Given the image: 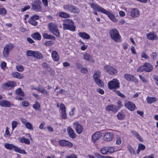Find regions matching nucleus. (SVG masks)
Returning a JSON list of instances; mask_svg holds the SVG:
<instances>
[{
  "label": "nucleus",
  "mask_w": 158,
  "mask_h": 158,
  "mask_svg": "<svg viewBox=\"0 0 158 158\" xmlns=\"http://www.w3.org/2000/svg\"><path fill=\"white\" fill-rule=\"evenodd\" d=\"M6 13V10L5 9L3 8H0V14L2 15H4Z\"/></svg>",
  "instance_id": "59"
},
{
  "label": "nucleus",
  "mask_w": 158,
  "mask_h": 158,
  "mask_svg": "<svg viewBox=\"0 0 158 158\" xmlns=\"http://www.w3.org/2000/svg\"><path fill=\"white\" fill-rule=\"evenodd\" d=\"M84 60L89 61H94L92 57L88 53H85L83 55Z\"/></svg>",
  "instance_id": "27"
},
{
  "label": "nucleus",
  "mask_w": 158,
  "mask_h": 158,
  "mask_svg": "<svg viewBox=\"0 0 158 158\" xmlns=\"http://www.w3.org/2000/svg\"><path fill=\"white\" fill-rule=\"evenodd\" d=\"M30 8V6H26L23 8H22L21 9L22 12H24L27 10L29 9Z\"/></svg>",
  "instance_id": "55"
},
{
  "label": "nucleus",
  "mask_w": 158,
  "mask_h": 158,
  "mask_svg": "<svg viewBox=\"0 0 158 158\" xmlns=\"http://www.w3.org/2000/svg\"><path fill=\"white\" fill-rule=\"evenodd\" d=\"M19 141L22 143H24L27 144H29L30 143L29 140L28 139L25 138L24 136L21 138Z\"/></svg>",
  "instance_id": "31"
},
{
  "label": "nucleus",
  "mask_w": 158,
  "mask_h": 158,
  "mask_svg": "<svg viewBox=\"0 0 158 158\" xmlns=\"http://www.w3.org/2000/svg\"><path fill=\"white\" fill-rule=\"evenodd\" d=\"M127 149L128 150L131 154H135V150L130 145H127Z\"/></svg>",
  "instance_id": "43"
},
{
  "label": "nucleus",
  "mask_w": 158,
  "mask_h": 158,
  "mask_svg": "<svg viewBox=\"0 0 158 158\" xmlns=\"http://www.w3.org/2000/svg\"><path fill=\"white\" fill-rule=\"evenodd\" d=\"M150 56L153 60H154L156 58L157 56L156 53V52H152Z\"/></svg>",
  "instance_id": "58"
},
{
  "label": "nucleus",
  "mask_w": 158,
  "mask_h": 158,
  "mask_svg": "<svg viewBox=\"0 0 158 158\" xmlns=\"http://www.w3.org/2000/svg\"><path fill=\"white\" fill-rule=\"evenodd\" d=\"M102 134L99 131L95 132L92 135V139L93 143H95L101 137Z\"/></svg>",
  "instance_id": "12"
},
{
  "label": "nucleus",
  "mask_w": 158,
  "mask_h": 158,
  "mask_svg": "<svg viewBox=\"0 0 158 158\" xmlns=\"http://www.w3.org/2000/svg\"><path fill=\"white\" fill-rule=\"evenodd\" d=\"M31 5H32L31 9L33 10L37 11H40L41 10L42 8L40 5H35L33 3H31Z\"/></svg>",
  "instance_id": "23"
},
{
  "label": "nucleus",
  "mask_w": 158,
  "mask_h": 158,
  "mask_svg": "<svg viewBox=\"0 0 158 158\" xmlns=\"http://www.w3.org/2000/svg\"><path fill=\"white\" fill-rule=\"evenodd\" d=\"M35 20L33 19L32 18H30L28 22L34 26H36L37 25L38 23Z\"/></svg>",
  "instance_id": "38"
},
{
  "label": "nucleus",
  "mask_w": 158,
  "mask_h": 158,
  "mask_svg": "<svg viewBox=\"0 0 158 158\" xmlns=\"http://www.w3.org/2000/svg\"><path fill=\"white\" fill-rule=\"evenodd\" d=\"M146 36L148 39L151 40H153L158 39V37L154 32H151L147 34Z\"/></svg>",
  "instance_id": "15"
},
{
  "label": "nucleus",
  "mask_w": 158,
  "mask_h": 158,
  "mask_svg": "<svg viewBox=\"0 0 158 158\" xmlns=\"http://www.w3.org/2000/svg\"><path fill=\"white\" fill-rule=\"evenodd\" d=\"M52 57L55 61H58L59 60V57L57 52L54 51L52 53Z\"/></svg>",
  "instance_id": "26"
},
{
  "label": "nucleus",
  "mask_w": 158,
  "mask_h": 158,
  "mask_svg": "<svg viewBox=\"0 0 158 158\" xmlns=\"http://www.w3.org/2000/svg\"><path fill=\"white\" fill-rule=\"evenodd\" d=\"M109 34L111 38L115 42H118L120 40V36L116 29H111L109 31Z\"/></svg>",
  "instance_id": "3"
},
{
  "label": "nucleus",
  "mask_w": 158,
  "mask_h": 158,
  "mask_svg": "<svg viewBox=\"0 0 158 158\" xmlns=\"http://www.w3.org/2000/svg\"><path fill=\"white\" fill-rule=\"evenodd\" d=\"M15 93L17 95L21 96H23L24 95V93L22 91L20 88L17 89L15 91Z\"/></svg>",
  "instance_id": "35"
},
{
  "label": "nucleus",
  "mask_w": 158,
  "mask_h": 158,
  "mask_svg": "<svg viewBox=\"0 0 158 158\" xmlns=\"http://www.w3.org/2000/svg\"><path fill=\"white\" fill-rule=\"evenodd\" d=\"M5 47L10 51L14 48V45L10 43L6 44Z\"/></svg>",
  "instance_id": "45"
},
{
  "label": "nucleus",
  "mask_w": 158,
  "mask_h": 158,
  "mask_svg": "<svg viewBox=\"0 0 158 158\" xmlns=\"http://www.w3.org/2000/svg\"><path fill=\"white\" fill-rule=\"evenodd\" d=\"M63 8L65 10L71 12L77 13L78 12L77 9L71 4L64 5L63 6Z\"/></svg>",
  "instance_id": "6"
},
{
  "label": "nucleus",
  "mask_w": 158,
  "mask_h": 158,
  "mask_svg": "<svg viewBox=\"0 0 158 158\" xmlns=\"http://www.w3.org/2000/svg\"><path fill=\"white\" fill-rule=\"evenodd\" d=\"M33 57L38 59H42L43 58L42 54L38 51H35Z\"/></svg>",
  "instance_id": "29"
},
{
  "label": "nucleus",
  "mask_w": 158,
  "mask_h": 158,
  "mask_svg": "<svg viewBox=\"0 0 158 158\" xmlns=\"http://www.w3.org/2000/svg\"><path fill=\"white\" fill-rule=\"evenodd\" d=\"M15 83L14 81H10L5 83L2 85V88L4 89H8L9 87H13L15 86Z\"/></svg>",
  "instance_id": "20"
},
{
  "label": "nucleus",
  "mask_w": 158,
  "mask_h": 158,
  "mask_svg": "<svg viewBox=\"0 0 158 158\" xmlns=\"http://www.w3.org/2000/svg\"><path fill=\"white\" fill-rule=\"evenodd\" d=\"M139 12L137 9L134 8L131 12V16L132 17H136L139 15Z\"/></svg>",
  "instance_id": "22"
},
{
  "label": "nucleus",
  "mask_w": 158,
  "mask_h": 158,
  "mask_svg": "<svg viewBox=\"0 0 158 158\" xmlns=\"http://www.w3.org/2000/svg\"><path fill=\"white\" fill-rule=\"evenodd\" d=\"M78 35L80 36L84 39L88 40L90 38L89 35L88 34L85 32H79Z\"/></svg>",
  "instance_id": "28"
},
{
  "label": "nucleus",
  "mask_w": 158,
  "mask_h": 158,
  "mask_svg": "<svg viewBox=\"0 0 158 158\" xmlns=\"http://www.w3.org/2000/svg\"><path fill=\"white\" fill-rule=\"evenodd\" d=\"M88 71L87 69L83 68L81 69V72L83 73H88Z\"/></svg>",
  "instance_id": "62"
},
{
  "label": "nucleus",
  "mask_w": 158,
  "mask_h": 158,
  "mask_svg": "<svg viewBox=\"0 0 158 158\" xmlns=\"http://www.w3.org/2000/svg\"><path fill=\"white\" fill-rule=\"evenodd\" d=\"M67 131L68 133L71 138L72 139L75 138L76 134L71 127H68L67 129Z\"/></svg>",
  "instance_id": "18"
},
{
  "label": "nucleus",
  "mask_w": 158,
  "mask_h": 158,
  "mask_svg": "<svg viewBox=\"0 0 158 158\" xmlns=\"http://www.w3.org/2000/svg\"><path fill=\"white\" fill-rule=\"evenodd\" d=\"M59 144L62 146H67L69 147H71L73 146V144L70 142L68 141L62 140L59 141Z\"/></svg>",
  "instance_id": "17"
},
{
  "label": "nucleus",
  "mask_w": 158,
  "mask_h": 158,
  "mask_svg": "<svg viewBox=\"0 0 158 158\" xmlns=\"http://www.w3.org/2000/svg\"><path fill=\"white\" fill-rule=\"evenodd\" d=\"M143 71H145L144 64L143 65L140 66L137 69V71L138 72H140Z\"/></svg>",
  "instance_id": "46"
},
{
  "label": "nucleus",
  "mask_w": 158,
  "mask_h": 158,
  "mask_svg": "<svg viewBox=\"0 0 158 158\" xmlns=\"http://www.w3.org/2000/svg\"><path fill=\"white\" fill-rule=\"evenodd\" d=\"M25 126L28 129H29L31 130H33V128L32 127V125L31 124V123L29 122H27L25 124Z\"/></svg>",
  "instance_id": "42"
},
{
  "label": "nucleus",
  "mask_w": 158,
  "mask_h": 158,
  "mask_svg": "<svg viewBox=\"0 0 158 158\" xmlns=\"http://www.w3.org/2000/svg\"><path fill=\"white\" fill-rule=\"evenodd\" d=\"M101 152L103 154H106L107 153L108 151L106 147L103 148L101 149Z\"/></svg>",
  "instance_id": "47"
},
{
  "label": "nucleus",
  "mask_w": 158,
  "mask_h": 158,
  "mask_svg": "<svg viewBox=\"0 0 158 158\" xmlns=\"http://www.w3.org/2000/svg\"><path fill=\"white\" fill-rule=\"evenodd\" d=\"M31 37L34 39L40 40L41 39V35L39 32H35L31 35Z\"/></svg>",
  "instance_id": "24"
},
{
  "label": "nucleus",
  "mask_w": 158,
  "mask_h": 158,
  "mask_svg": "<svg viewBox=\"0 0 158 158\" xmlns=\"http://www.w3.org/2000/svg\"><path fill=\"white\" fill-rule=\"evenodd\" d=\"M114 137V133L112 132L106 133L104 136L103 139L106 141L108 142L111 141Z\"/></svg>",
  "instance_id": "9"
},
{
  "label": "nucleus",
  "mask_w": 158,
  "mask_h": 158,
  "mask_svg": "<svg viewBox=\"0 0 158 158\" xmlns=\"http://www.w3.org/2000/svg\"><path fill=\"white\" fill-rule=\"evenodd\" d=\"M4 146L7 149L10 150H11L13 149L15 151V148H16V146L13 145L12 144H10L8 143H5L4 144Z\"/></svg>",
  "instance_id": "25"
},
{
  "label": "nucleus",
  "mask_w": 158,
  "mask_h": 158,
  "mask_svg": "<svg viewBox=\"0 0 158 158\" xmlns=\"http://www.w3.org/2000/svg\"><path fill=\"white\" fill-rule=\"evenodd\" d=\"M35 51L30 50L26 51V55L29 56H33Z\"/></svg>",
  "instance_id": "44"
},
{
  "label": "nucleus",
  "mask_w": 158,
  "mask_h": 158,
  "mask_svg": "<svg viewBox=\"0 0 158 158\" xmlns=\"http://www.w3.org/2000/svg\"><path fill=\"white\" fill-rule=\"evenodd\" d=\"M17 122L13 121L12 123V129L13 130L17 127Z\"/></svg>",
  "instance_id": "53"
},
{
  "label": "nucleus",
  "mask_w": 158,
  "mask_h": 158,
  "mask_svg": "<svg viewBox=\"0 0 158 158\" xmlns=\"http://www.w3.org/2000/svg\"><path fill=\"white\" fill-rule=\"evenodd\" d=\"M147 100L148 104H151L156 102V98L154 97H148L147 98Z\"/></svg>",
  "instance_id": "32"
},
{
  "label": "nucleus",
  "mask_w": 158,
  "mask_h": 158,
  "mask_svg": "<svg viewBox=\"0 0 158 158\" xmlns=\"http://www.w3.org/2000/svg\"><path fill=\"white\" fill-rule=\"evenodd\" d=\"M115 92H116V94L117 95H118V96H120L122 98L125 97V95L121 93L119 91H118V90L116 91H115Z\"/></svg>",
  "instance_id": "54"
},
{
  "label": "nucleus",
  "mask_w": 158,
  "mask_h": 158,
  "mask_svg": "<svg viewBox=\"0 0 158 158\" xmlns=\"http://www.w3.org/2000/svg\"><path fill=\"white\" fill-rule=\"evenodd\" d=\"M90 5L91 7L93 9L102 13L104 10H105L102 7H100L98 5L94 3H91L90 4Z\"/></svg>",
  "instance_id": "16"
},
{
  "label": "nucleus",
  "mask_w": 158,
  "mask_h": 158,
  "mask_svg": "<svg viewBox=\"0 0 158 158\" xmlns=\"http://www.w3.org/2000/svg\"><path fill=\"white\" fill-rule=\"evenodd\" d=\"M101 75V72L98 70L94 71L93 75V78L95 83L100 87H102L104 85L103 82L99 78Z\"/></svg>",
  "instance_id": "2"
},
{
  "label": "nucleus",
  "mask_w": 158,
  "mask_h": 158,
  "mask_svg": "<svg viewBox=\"0 0 158 158\" xmlns=\"http://www.w3.org/2000/svg\"><path fill=\"white\" fill-rule=\"evenodd\" d=\"M59 15L60 17L64 18H68L70 16L69 14L64 12H60L59 14Z\"/></svg>",
  "instance_id": "34"
},
{
  "label": "nucleus",
  "mask_w": 158,
  "mask_h": 158,
  "mask_svg": "<svg viewBox=\"0 0 158 158\" xmlns=\"http://www.w3.org/2000/svg\"><path fill=\"white\" fill-rule=\"evenodd\" d=\"M12 75L13 77L18 79H22L23 77L22 74L17 72L13 73Z\"/></svg>",
  "instance_id": "30"
},
{
  "label": "nucleus",
  "mask_w": 158,
  "mask_h": 158,
  "mask_svg": "<svg viewBox=\"0 0 158 158\" xmlns=\"http://www.w3.org/2000/svg\"><path fill=\"white\" fill-rule=\"evenodd\" d=\"M16 68L17 70L19 72H22L24 69L23 66L21 65H17Z\"/></svg>",
  "instance_id": "48"
},
{
  "label": "nucleus",
  "mask_w": 158,
  "mask_h": 158,
  "mask_svg": "<svg viewBox=\"0 0 158 158\" xmlns=\"http://www.w3.org/2000/svg\"><path fill=\"white\" fill-rule=\"evenodd\" d=\"M108 86L109 88L111 90L116 89L119 87V83L117 79H114L109 82Z\"/></svg>",
  "instance_id": "4"
},
{
  "label": "nucleus",
  "mask_w": 158,
  "mask_h": 158,
  "mask_svg": "<svg viewBox=\"0 0 158 158\" xmlns=\"http://www.w3.org/2000/svg\"><path fill=\"white\" fill-rule=\"evenodd\" d=\"M124 77L127 81H132L135 83L138 82L136 78L131 74H125L124 75Z\"/></svg>",
  "instance_id": "10"
},
{
  "label": "nucleus",
  "mask_w": 158,
  "mask_h": 158,
  "mask_svg": "<svg viewBox=\"0 0 158 158\" xmlns=\"http://www.w3.org/2000/svg\"><path fill=\"white\" fill-rule=\"evenodd\" d=\"M102 13L106 15L109 19L112 21L115 22H117L118 19L115 18L114 15L110 11L105 9Z\"/></svg>",
  "instance_id": "11"
},
{
  "label": "nucleus",
  "mask_w": 158,
  "mask_h": 158,
  "mask_svg": "<svg viewBox=\"0 0 158 158\" xmlns=\"http://www.w3.org/2000/svg\"><path fill=\"white\" fill-rule=\"evenodd\" d=\"M141 56L142 58H144L145 59H148L149 57L147 55L145 52H142L141 54Z\"/></svg>",
  "instance_id": "56"
},
{
  "label": "nucleus",
  "mask_w": 158,
  "mask_h": 158,
  "mask_svg": "<svg viewBox=\"0 0 158 158\" xmlns=\"http://www.w3.org/2000/svg\"><path fill=\"white\" fill-rule=\"evenodd\" d=\"M135 137H136L137 139H138L140 142H143V139L141 138L139 134L138 133L137 135H136Z\"/></svg>",
  "instance_id": "60"
},
{
  "label": "nucleus",
  "mask_w": 158,
  "mask_h": 158,
  "mask_svg": "<svg viewBox=\"0 0 158 158\" xmlns=\"http://www.w3.org/2000/svg\"><path fill=\"white\" fill-rule=\"evenodd\" d=\"M139 77L140 79L143 82H147V80L145 79V78L142 76L141 75H139Z\"/></svg>",
  "instance_id": "61"
},
{
  "label": "nucleus",
  "mask_w": 158,
  "mask_h": 158,
  "mask_svg": "<svg viewBox=\"0 0 158 158\" xmlns=\"http://www.w3.org/2000/svg\"><path fill=\"white\" fill-rule=\"evenodd\" d=\"M65 21L67 23H64L63 24V29L64 30H68L72 31H75L76 27L74 25L73 22L71 20L67 19Z\"/></svg>",
  "instance_id": "1"
},
{
  "label": "nucleus",
  "mask_w": 158,
  "mask_h": 158,
  "mask_svg": "<svg viewBox=\"0 0 158 158\" xmlns=\"http://www.w3.org/2000/svg\"><path fill=\"white\" fill-rule=\"evenodd\" d=\"M35 89L42 94H46L48 95V92L44 89V87H38Z\"/></svg>",
  "instance_id": "37"
},
{
  "label": "nucleus",
  "mask_w": 158,
  "mask_h": 158,
  "mask_svg": "<svg viewBox=\"0 0 158 158\" xmlns=\"http://www.w3.org/2000/svg\"><path fill=\"white\" fill-rule=\"evenodd\" d=\"M107 111H111L115 113L119 110V108L116 105H111L107 106L106 107Z\"/></svg>",
  "instance_id": "13"
},
{
  "label": "nucleus",
  "mask_w": 158,
  "mask_h": 158,
  "mask_svg": "<svg viewBox=\"0 0 158 158\" xmlns=\"http://www.w3.org/2000/svg\"><path fill=\"white\" fill-rule=\"evenodd\" d=\"M61 116L63 119H65L67 118V115L65 111H61Z\"/></svg>",
  "instance_id": "49"
},
{
  "label": "nucleus",
  "mask_w": 158,
  "mask_h": 158,
  "mask_svg": "<svg viewBox=\"0 0 158 158\" xmlns=\"http://www.w3.org/2000/svg\"><path fill=\"white\" fill-rule=\"evenodd\" d=\"M48 28L50 31L53 33L57 37L59 36L60 33L56 24L52 23H50L48 25Z\"/></svg>",
  "instance_id": "5"
},
{
  "label": "nucleus",
  "mask_w": 158,
  "mask_h": 158,
  "mask_svg": "<svg viewBox=\"0 0 158 158\" xmlns=\"http://www.w3.org/2000/svg\"><path fill=\"white\" fill-rule=\"evenodd\" d=\"M118 118L119 119H122L124 117V115L122 113H119L117 115Z\"/></svg>",
  "instance_id": "51"
},
{
  "label": "nucleus",
  "mask_w": 158,
  "mask_h": 158,
  "mask_svg": "<svg viewBox=\"0 0 158 158\" xmlns=\"http://www.w3.org/2000/svg\"><path fill=\"white\" fill-rule=\"evenodd\" d=\"M10 51L8 49H7V48L4 47L3 52V56L5 57H7L9 55Z\"/></svg>",
  "instance_id": "39"
},
{
  "label": "nucleus",
  "mask_w": 158,
  "mask_h": 158,
  "mask_svg": "<svg viewBox=\"0 0 158 158\" xmlns=\"http://www.w3.org/2000/svg\"><path fill=\"white\" fill-rule=\"evenodd\" d=\"M1 67L3 69H5L6 66V63L5 62H3L1 64Z\"/></svg>",
  "instance_id": "64"
},
{
  "label": "nucleus",
  "mask_w": 158,
  "mask_h": 158,
  "mask_svg": "<svg viewBox=\"0 0 158 158\" xmlns=\"http://www.w3.org/2000/svg\"><path fill=\"white\" fill-rule=\"evenodd\" d=\"M11 104L10 102L6 100H3L0 101V106L5 107H10Z\"/></svg>",
  "instance_id": "21"
},
{
  "label": "nucleus",
  "mask_w": 158,
  "mask_h": 158,
  "mask_svg": "<svg viewBox=\"0 0 158 158\" xmlns=\"http://www.w3.org/2000/svg\"><path fill=\"white\" fill-rule=\"evenodd\" d=\"M105 71L108 73L113 75L117 73V70L114 68L108 65H106L104 67Z\"/></svg>",
  "instance_id": "7"
},
{
  "label": "nucleus",
  "mask_w": 158,
  "mask_h": 158,
  "mask_svg": "<svg viewBox=\"0 0 158 158\" xmlns=\"http://www.w3.org/2000/svg\"><path fill=\"white\" fill-rule=\"evenodd\" d=\"M124 105L126 108L131 111H134L136 107L135 105L130 101H126Z\"/></svg>",
  "instance_id": "8"
},
{
  "label": "nucleus",
  "mask_w": 158,
  "mask_h": 158,
  "mask_svg": "<svg viewBox=\"0 0 158 158\" xmlns=\"http://www.w3.org/2000/svg\"><path fill=\"white\" fill-rule=\"evenodd\" d=\"M15 151L16 152L19 153H20L26 154V152L24 150L21 149L17 147L16 148H15Z\"/></svg>",
  "instance_id": "40"
},
{
  "label": "nucleus",
  "mask_w": 158,
  "mask_h": 158,
  "mask_svg": "<svg viewBox=\"0 0 158 158\" xmlns=\"http://www.w3.org/2000/svg\"><path fill=\"white\" fill-rule=\"evenodd\" d=\"M108 152H112L114 151V148L112 147H106Z\"/></svg>",
  "instance_id": "52"
},
{
  "label": "nucleus",
  "mask_w": 158,
  "mask_h": 158,
  "mask_svg": "<svg viewBox=\"0 0 158 158\" xmlns=\"http://www.w3.org/2000/svg\"><path fill=\"white\" fill-rule=\"evenodd\" d=\"M33 107L35 110H38L40 108V105L38 102L36 101L33 105Z\"/></svg>",
  "instance_id": "41"
},
{
  "label": "nucleus",
  "mask_w": 158,
  "mask_h": 158,
  "mask_svg": "<svg viewBox=\"0 0 158 158\" xmlns=\"http://www.w3.org/2000/svg\"><path fill=\"white\" fill-rule=\"evenodd\" d=\"M65 158H77V157L75 154H72L66 156Z\"/></svg>",
  "instance_id": "50"
},
{
  "label": "nucleus",
  "mask_w": 158,
  "mask_h": 158,
  "mask_svg": "<svg viewBox=\"0 0 158 158\" xmlns=\"http://www.w3.org/2000/svg\"><path fill=\"white\" fill-rule=\"evenodd\" d=\"M145 71L149 72L152 71L153 69V66L149 63H144Z\"/></svg>",
  "instance_id": "19"
},
{
  "label": "nucleus",
  "mask_w": 158,
  "mask_h": 158,
  "mask_svg": "<svg viewBox=\"0 0 158 158\" xmlns=\"http://www.w3.org/2000/svg\"><path fill=\"white\" fill-rule=\"evenodd\" d=\"M30 18H32L33 19L36 20L39 19V16L37 15H35Z\"/></svg>",
  "instance_id": "63"
},
{
  "label": "nucleus",
  "mask_w": 158,
  "mask_h": 158,
  "mask_svg": "<svg viewBox=\"0 0 158 158\" xmlns=\"http://www.w3.org/2000/svg\"><path fill=\"white\" fill-rule=\"evenodd\" d=\"M145 146L142 143H140L138 145V148L137 150V153L139 154V152L141 150H143L145 148Z\"/></svg>",
  "instance_id": "36"
},
{
  "label": "nucleus",
  "mask_w": 158,
  "mask_h": 158,
  "mask_svg": "<svg viewBox=\"0 0 158 158\" xmlns=\"http://www.w3.org/2000/svg\"><path fill=\"white\" fill-rule=\"evenodd\" d=\"M44 38L45 39L54 40L55 37L51 35H49L47 33H44L43 35Z\"/></svg>",
  "instance_id": "33"
},
{
  "label": "nucleus",
  "mask_w": 158,
  "mask_h": 158,
  "mask_svg": "<svg viewBox=\"0 0 158 158\" xmlns=\"http://www.w3.org/2000/svg\"><path fill=\"white\" fill-rule=\"evenodd\" d=\"M60 109L61 110V111H65L66 108L64 105L62 104L60 106Z\"/></svg>",
  "instance_id": "57"
},
{
  "label": "nucleus",
  "mask_w": 158,
  "mask_h": 158,
  "mask_svg": "<svg viewBox=\"0 0 158 158\" xmlns=\"http://www.w3.org/2000/svg\"><path fill=\"white\" fill-rule=\"evenodd\" d=\"M73 125L76 126V130L77 133L79 134H81L83 131V128L81 125L78 122H74Z\"/></svg>",
  "instance_id": "14"
}]
</instances>
